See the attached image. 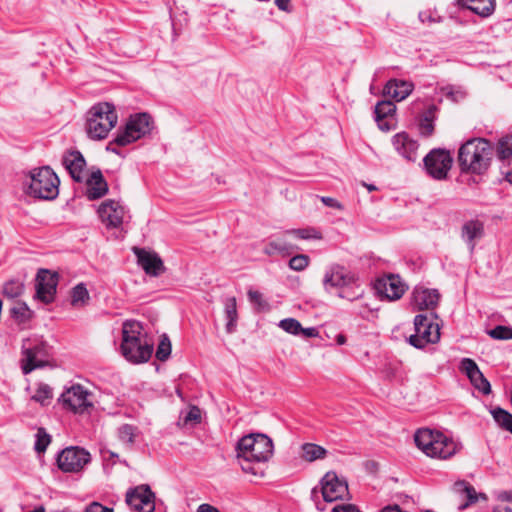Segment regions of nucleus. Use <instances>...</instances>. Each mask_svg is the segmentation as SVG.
Returning a JSON list of instances; mask_svg holds the SVG:
<instances>
[{"label": "nucleus", "mask_w": 512, "mask_h": 512, "mask_svg": "<svg viewBox=\"0 0 512 512\" xmlns=\"http://www.w3.org/2000/svg\"><path fill=\"white\" fill-rule=\"evenodd\" d=\"M201 422V410L197 406H191L185 417L183 418V423L189 424H198Z\"/></svg>", "instance_id": "864d4df0"}, {"label": "nucleus", "mask_w": 512, "mask_h": 512, "mask_svg": "<svg viewBox=\"0 0 512 512\" xmlns=\"http://www.w3.org/2000/svg\"><path fill=\"white\" fill-rule=\"evenodd\" d=\"M415 334L409 337V342L416 348H423L427 343H437L440 339V327L427 315L419 314L414 320Z\"/></svg>", "instance_id": "423d86ee"}, {"label": "nucleus", "mask_w": 512, "mask_h": 512, "mask_svg": "<svg viewBox=\"0 0 512 512\" xmlns=\"http://www.w3.org/2000/svg\"><path fill=\"white\" fill-rule=\"evenodd\" d=\"M133 252L137 256L138 264L146 274L157 277L166 271V267L160 256L154 251L134 247Z\"/></svg>", "instance_id": "ddd939ff"}, {"label": "nucleus", "mask_w": 512, "mask_h": 512, "mask_svg": "<svg viewBox=\"0 0 512 512\" xmlns=\"http://www.w3.org/2000/svg\"><path fill=\"white\" fill-rule=\"evenodd\" d=\"M125 501L135 512H154L155 510V494L148 485L143 484L129 489Z\"/></svg>", "instance_id": "1a4fd4ad"}, {"label": "nucleus", "mask_w": 512, "mask_h": 512, "mask_svg": "<svg viewBox=\"0 0 512 512\" xmlns=\"http://www.w3.org/2000/svg\"><path fill=\"white\" fill-rule=\"evenodd\" d=\"M58 284V274L40 269L36 275V298L45 304L54 301Z\"/></svg>", "instance_id": "9b49d317"}, {"label": "nucleus", "mask_w": 512, "mask_h": 512, "mask_svg": "<svg viewBox=\"0 0 512 512\" xmlns=\"http://www.w3.org/2000/svg\"><path fill=\"white\" fill-rule=\"evenodd\" d=\"M117 120L118 116L112 104L108 102L98 103L87 112V135L93 140L104 139L115 127Z\"/></svg>", "instance_id": "7ed1b4c3"}, {"label": "nucleus", "mask_w": 512, "mask_h": 512, "mask_svg": "<svg viewBox=\"0 0 512 512\" xmlns=\"http://www.w3.org/2000/svg\"><path fill=\"white\" fill-rule=\"evenodd\" d=\"M89 298L88 290L82 283L76 285L71 291V304L74 307L86 305Z\"/></svg>", "instance_id": "4c0bfd02"}, {"label": "nucleus", "mask_w": 512, "mask_h": 512, "mask_svg": "<svg viewBox=\"0 0 512 512\" xmlns=\"http://www.w3.org/2000/svg\"><path fill=\"white\" fill-rule=\"evenodd\" d=\"M441 91L453 102L462 101L466 97V92L458 86H446L443 87Z\"/></svg>", "instance_id": "de8ad7c7"}, {"label": "nucleus", "mask_w": 512, "mask_h": 512, "mask_svg": "<svg viewBox=\"0 0 512 512\" xmlns=\"http://www.w3.org/2000/svg\"><path fill=\"white\" fill-rule=\"evenodd\" d=\"M273 455L272 440L264 434H249L243 436L236 446L237 464L246 474L263 477V466Z\"/></svg>", "instance_id": "f257e3e1"}, {"label": "nucleus", "mask_w": 512, "mask_h": 512, "mask_svg": "<svg viewBox=\"0 0 512 512\" xmlns=\"http://www.w3.org/2000/svg\"><path fill=\"white\" fill-rule=\"evenodd\" d=\"M327 453V450L318 444L305 443L301 446L300 457L306 462H313L324 459L327 456Z\"/></svg>", "instance_id": "c756f323"}, {"label": "nucleus", "mask_w": 512, "mask_h": 512, "mask_svg": "<svg viewBox=\"0 0 512 512\" xmlns=\"http://www.w3.org/2000/svg\"><path fill=\"white\" fill-rule=\"evenodd\" d=\"M63 165L74 181L82 182L84 180L83 171L86 161L81 152L77 150L67 151L63 156Z\"/></svg>", "instance_id": "aec40b11"}, {"label": "nucleus", "mask_w": 512, "mask_h": 512, "mask_svg": "<svg viewBox=\"0 0 512 512\" xmlns=\"http://www.w3.org/2000/svg\"><path fill=\"white\" fill-rule=\"evenodd\" d=\"M198 512H220L216 507L210 504H201L198 507Z\"/></svg>", "instance_id": "680f3d73"}, {"label": "nucleus", "mask_w": 512, "mask_h": 512, "mask_svg": "<svg viewBox=\"0 0 512 512\" xmlns=\"http://www.w3.org/2000/svg\"><path fill=\"white\" fill-rule=\"evenodd\" d=\"M91 393L82 385L76 384L68 388L62 395L63 405L74 413H88L92 407Z\"/></svg>", "instance_id": "0eeeda50"}, {"label": "nucleus", "mask_w": 512, "mask_h": 512, "mask_svg": "<svg viewBox=\"0 0 512 512\" xmlns=\"http://www.w3.org/2000/svg\"><path fill=\"white\" fill-rule=\"evenodd\" d=\"M375 288L381 296L388 300L400 299L406 290V286L400 277L395 275L378 280Z\"/></svg>", "instance_id": "a211bd4d"}, {"label": "nucleus", "mask_w": 512, "mask_h": 512, "mask_svg": "<svg viewBox=\"0 0 512 512\" xmlns=\"http://www.w3.org/2000/svg\"><path fill=\"white\" fill-rule=\"evenodd\" d=\"M356 276L354 273L342 266H333L324 276L323 284L326 289L337 288L342 289L351 284H355Z\"/></svg>", "instance_id": "dca6fc26"}, {"label": "nucleus", "mask_w": 512, "mask_h": 512, "mask_svg": "<svg viewBox=\"0 0 512 512\" xmlns=\"http://www.w3.org/2000/svg\"><path fill=\"white\" fill-rule=\"evenodd\" d=\"M53 398L52 388L47 384H40L32 396V400L40 403L42 406H47L50 404Z\"/></svg>", "instance_id": "58836bf2"}, {"label": "nucleus", "mask_w": 512, "mask_h": 512, "mask_svg": "<svg viewBox=\"0 0 512 512\" xmlns=\"http://www.w3.org/2000/svg\"><path fill=\"white\" fill-rule=\"evenodd\" d=\"M493 512H512V509L507 506H498L494 508Z\"/></svg>", "instance_id": "e2e57ef3"}, {"label": "nucleus", "mask_w": 512, "mask_h": 512, "mask_svg": "<svg viewBox=\"0 0 512 512\" xmlns=\"http://www.w3.org/2000/svg\"><path fill=\"white\" fill-rule=\"evenodd\" d=\"M291 236L287 235V230L281 236L271 240L264 248L263 252L268 256L280 254L289 256L300 248L291 242Z\"/></svg>", "instance_id": "5701e85b"}, {"label": "nucleus", "mask_w": 512, "mask_h": 512, "mask_svg": "<svg viewBox=\"0 0 512 512\" xmlns=\"http://www.w3.org/2000/svg\"><path fill=\"white\" fill-rule=\"evenodd\" d=\"M494 156V145L484 138H473L461 145L458 164L464 173L484 174Z\"/></svg>", "instance_id": "f03ea898"}, {"label": "nucleus", "mask_w": 512, "mask_h": 512, "mask_svg": "<svg viewBox=\"0 0 512 512\" xmlns=\"http://www.w3.org/2000/svg\"><path fill=\"white\" fill-rule=\"evenodd\" d=\"M393 146L408 161H416L418 158L419 145L405 132L398 133L393 137Z\"/></svg>", "instance_id": "4be33fe9"}, {"label": "nucleus", "mask_w": 512, "mask_h": 512, "mask_svg": "<svg viewBox=\"0 0 512 512\" xmlns=\"http://www.w3.org/2000/svg\"><path fill=\"white\" fill-rule=\"evenodd\" d=\"M321 491L325 501L333 502L343 499L348 494L346 481L340 479L335 472H327L321 480Z\"/></svg>", "instance_id": "f8f14e48"}, {"label": "nucleus", "mask_w": 512, "mask_h": 512, "mask_svg": "<svg viewBox=\"0 0 512 512\" xmlns=\"http://www.w3.org/2000/svg\"><path fill=\"white\" fill-rule=\"evenodd\" d=\"M320 200L327 207L335 208V209H338V210H342L343 209V205L338 200H336L335 198L327 197V196H322L320 198Z\"/></svg>", "instance_id": "5fc2aeb1"}, {"label": "nucleus", "mask_w": 512, "mask_h": 512, "mask_svg": "<svg viewBox=\"0 0 512 512\" xmlns=\"http://www.w3.org/2000/svg\"><path fill=\"white\" fill-rule=\"evenodd\" d=\"M505 179L509 182V183H512V169L508 172H506L505 174Z\"/></svg>", "instance_id": "69168bd1"}, {"label": "nucleus", "mask_w": 512, "mask_h": 512, "mask_svg": "<svg viewBox=\"0 0 512 512\" xmlns=\"http://www.w3.org/2000/svg\"><path fill=\"white\" fill-rule=\"evenodd\" d=\"M436 106L435 105H431L421 116L420 118V123H419V128H420V133L425 136V137H429L433 134L434 132V119H435V111H436Z\"/></svg>", "instance_id": "473e14b6"}, {"label": "nucleus", "mask_w": 512, "mask_h": 512, "mask_svg": "<svg viewBox=\"0 0 512 512\" xmlns=\"http://www.w3.org/2000/svg\"><path fill=\"white\" fill-rule=\"evenodd\" d=\"M461 234L469 245L470 251H473L476 245L475 241L484 234L483 223L479 220H470L462 226Z\"/></svg>", "instance_id": "cd10ccee"}, {"label": "nucleus", "mask_w": 512, "mask_h": 512, "mask_svg": "<svg viewBox=\"0 0 512 512\" xmlns=\"http://www.w3.org/2000/svg\"><path fill=\"white\" fill-rule=\"evenodd\" d=\"M380 512H406L400 508L399 505L393 504V505H387L381 509Z\"/></svg>", "instance_id": "052dcab7"}, {"label": "nucleus", "mask_w": 512, "mask_h": 512, "mask_svg": "<svg viewBox=\"0 0 512 512\" xmlns=\"http://www.w3.org/2000/svg\"><path fill=\"white\" fill-rule=\"evenodd\" d=\"M414 85L411 82L402 80H390L384 87V95L402 101L413 91Z\"/></svg>", "instance_id": "bb28decb"}, {"label": "nucleus", "mask_w": 512, "mask_h": 512, "mask_svg": "<svg viewBox=\"0 0 512 512\" xmlns=\"http://www.w3.org/2000/svg\"><path fill=\"white\" fill-rule=\"evenodd\" d=\"M453 490L460 498L466 500L464 503L460 504V510H464L468 506L475 504L479 499L487 500V496L484 493H477L475 488L464 480L455 482Z\"/></svg>", "instance_id": "b1692460"}, {"label": "nucleus", "mask_w": 512, "mask_h": 512, "mask_svg": "<svg viewBox=\"0 0 512 512\" xmlns=\"http://www.w3.org/2000/svg\"><path fill=\"white\" fill-rule=\"evenodd\" d=\"M24 292V285L17 280L7 281L3 285V295L9 299H14L21 296Z\"/></svg>", "instance_id": "a19ab883"}, {"label": "nucleus", "mask_w": 512, "mask_h": 512, "mask_svg": "<svg viewBox=\"0 0 512 512\" xmlns=\"http://www.w3.org/2000/svg\"><path fill=\"white\" fill-rule=\"evenodd\" d=\"M142 326L138 321L127 320L122 326V341L128 342L140 339Z\"/></svg>", "instance_id": "f704fd0d"}, {"label": "nucleus", "mask_w": 512, "mask_h": 512, "mask_svg": "<svg viewBox=\"0 0 512 512\" xmlns=\"http://www.w3.org/2000/svg\"><path fill=\"white\" fill-rule=\"evenodd\" d=\"M453 159L444 149H434L424 158V164L427 172L433 178L442 180L447 177L451 169Z\"/></svg>", "instance_id": "9d476101"}, {"label": "nucleus", "mask_w": 512, "mask_h": 512, "mask_svg": "<svg viewBox=\"0 0 512 512\" xmlns=\"http://www.w3.org/2000/svg\"><path fill=\"white\" fill-rule=\"evenodd\" d=\"M332 511L333 512H360L359 509L352 504L336 505Z\"/></svg>", "instance_id": "4d7b16f0"}, {"label": "nucleus", "mask_w": 512, "mask_h": 512, "mask_svg": "<svg viewBox=\"0 0 512 512\" xmlns=\"http://www.w3.org/2000/svg\"><path fill=\"white\" fill-rule=\"evenodd\" d=\"M279 326L287 333L298 335L302 326L300 322L294 318H286L280 321Z\"/></svg>", "instance_id": "3c124183"}, {"label": "nucleus", "mask_w": 512, "mask_h": 512, "mask_svg": "<svg viewBox=\"0 0 512 512\" xmlns=\"http://www.w3.org/2000/svg\"><path fill=\"white\" fill-rule=\"evenodd\" d=\"M171 354V342L169 338L164 335L157 347L156 358L160 361H166Z\"/></svg>", "instance_id": "09e8293b"}, {"label": "nucleus", "mask_w": 512, "mask_h": 512, "mask_svg": "<svg viewBox=\"0 0 512 512\" xmlns=\"http://www.w3.org/2000/svg\"><path fill=\"white\" fill-rule=\"evenodd\" d=\"M90 462V454L83 448L68 447L57 458L59 469L66 473L80 472Z\"/></svg>", "instance_id": "6e6552de"}, {"label": "nucleus", "mask_w": 512, "mask_h": 512, "mask_svg": "<svg viewBox=\"0 0 512 512\" xmlns=\"http://www.w3.org/2000/svg\"><path fill=\"white\" fill-rule=\"evenodd\" d=\"M504 495H505L504 499L510 500V496H508L506 493Z\"/></svg>", "instance_id": "774afa93"}, {"label": "nucleus", "mask_w": 512, "mask_h": 512, "mask_svg": "<svg viewBox=\"0 0 512 512\" xmlns=\"http://www.w3.org/2000/svg\"><path fill=\"white\" fill-rule=\"evenodd\" d=\"M364 289L360 283H358V279L356 278L355 284H351L348 287H344L340 290L339 296L343 299H347L349 301H354L363 296Z\"/></svg>", "instance_id": "ea45409f"}, {"label": "nucleus", "mask_w": 512, "mask_h": 512, "mask_svg": "<svg viewBox=\"0 0 512 512\" xmlns=\"http://www.w3.org/2000/svg\"><path fill=\"white\" fill-rule=\"evenodd\" d=\"M287 235H290L291 238L301 239V240H309V239L321 240L322 239V233L319 230L312 228V227L287 230Z\"/></svg>", "instance_id": "e433bc0d"}, {"label": "nucleus", "mask_w": 512, "mask_h": 512, "mask_svg": "<svg viewBox=\"0 0 512 512\" xmlns=\"http://www.w3.org/2000/svg\"><path fill=\"white\" fill-rule=\"evenodd\" d=\"M494 420L504 429L512 433V414L502 408L492 411Z\"/></svg>", "instance_id": "79ce46f5"}, {"label": "nucleus", "mask_w": 512, "mask_h": 512, "mask_svg": "<svg viewBox=\"0 0 512 512\" xmlns=\"http://www.w3.org/2000/svg\"><path fill=\"white\" fill-rule=\"evenodd\" d=\"M457 3L481 17L490 16L495 9V0H457Z\"/></svg>", "instance_id": "c85d7f7f"}, {"label": "nucleus", "mask_w": 512, "mask_h": 512, "mask_svg": "<svg viewBox=\"0 0 512 512\" xmlns=\"http://www.w3.org/2000/svg\"><path fill=\"white\" fill-rule=\"evenodd\" d=\"M396 110V106L390 100H384L377 103L375 107L376 120H381L392 115Z\"/></svg>", "instance_id": "37998d69"}, {"label": "nucleus", "mask_w": 512, "mask_h": 512, "mask_svg": "<svg viewBox=\"0 0 512 512\" xmlns=\"http://www.w3.org/2000/svg\"><path fill=\"white\" fill-rule=\"evenodd\" d=\"M23 355L21 368L24 374H29L37 368L48 365L44 345H36L32 348L24 347Z\"/></svg>", "instance_id": "f3484780"}, {"label": "nucleus", "mask_w": 512, "mask_h": 512, "mask_svg": "<svg viewBox=\"0 0 512 512\" xmlns=\"http://www.w3.org/2000/svg\"><path fill=\"white\" fill-rule=\"evenodd\" d=\"M310 263V258L305 254H297L289 260V267L294 271H303Z\"/></svg>", "instance_id": "8fccbe9b"}, {"label": "nucleus", "mask_w": 512, "mask_h": 512, "mask_svg": "<svg viewBox=\"0 0 512 512\" xmlns=\"http://www.w3.org/2000/svg\"><path fill=\"white\" fill-rule=\"evenodd\" d=\"M499 160H505L512 156V134L500 138L494 147V153Z\"/></svg>", "instance_id": "c9c22d12"}, {"label": "nucleus", "mask_w": 512, "mask_h": 512, "mask_svg": "<svg viewBox=\"0 0 512 512\" xmlns=\"http://www.w3.org/2000/svg\"><path fill=\"white\" fill-rule=\"evenodd\" d=\"M460 370L467 375L471 384L483 394L491 393V385L478 368L476 362L470 358L461 360Z\"/></svg>", "instance_id": "2eb2a0df"}, {"label": "nucleus", "mask_w": 512, "mask_h": 512, "mask_svg": "<svg viewBox=\"0 0 512 512\" xmlns=\"http://www.w3.org/2000/svg\"><path fill=\"white\" fill-rule=\"evenodd\" d=\"M365 186L368 188V190H369V191H374V190H376V187H375V186H373V185H366V184H365Z\"/></svg>", "instance_id": "338daca9"}, {"label": "nucleus", "mask_w": 512, "mask_h": 512, "mask_svg": "<svg viewBox=\"0 0 512 512\" xmlns=\"http://www.w3.org/2000/svg\"><path fill=\"white\" fill-rule=\"evenodd\" d=\"M85 512H113V509L105 507L98 502H93L87 506Z\"/></svg>", "instance_id": "6e6d98bb"}, {"label": "nucleus", "mask_w": 512, "mask_h": 512, "mask_svg": "<svg viewBox=\"0 0 512 512\" xmlns=\"http://www.w3.org/2000/svg\"><path fill=\"white\" fill-rule=\"evenodd\" d=\"M86 185L87 197L90 200L99 199L108 192V184L99 169L90 173L86 180Z\"/></svg>", "instance_id": "a878e982"}, {"label": "nucleus", "mask_w": 512, "mask_h": 512, "mask_svg": "<svg viewBox=\"0 0 512 512\" xmlns=\"http://www.w3.org/2000/svg\"><path fill=\"white\" fill-rule=\"evenodd\" d=\"M119 438L123 443L133 444L135 438V428L131 425H123L119 428Z\"/></svg>", "instance_id": "603ef678"}, {"label": "nucleus", "mask_w": 512, "mask_h": 512, "mask_svg": "<svg viewBox=\"0 0 512 512\" xmlns=\"http://www.w3.org/2000/svg\"><path fill=\"white\" fill-rule=\"evenodd\" d=\"M456 453V444L440 432H436L433 446L427 452L429 457L447 459Z\"/></svg>", "instance_id": "393cba45"}, {"label": "nucleus", "mask_w": 512, "mask_h": 512, "mask_svg": "<svg viewBox=\"0 0 512 512\" xmlns=\"http://www.w3.org/2000/svg\"><path fill=\"white\" fill-rule=\"evenodd\" d=\"M99 215L107 227L117 228L123 222L124 208L114 200H106L99 207Z\"/></svg>", "instance_id": "6ab92c4d"}, {"label": "nucleus", "mask_w": 512, "mask_h": 512, "mask_svg": "<svg viewBox=\"0 0 512 512\" xmlns=\"http://www.w3.org/2000/svg\"><path fill=\"white\" fill-rule=\"evenodd\" d=\"M305 337H316L318 336V331L315 328H303L300 330Z\"/></svg>", "instance_id": "bf43d9fd"}, {"label": "nucleus", "mask_w": 512, "mask_h": 512, "mask_svg": "<svg viewBox=\"0 0 512 512\" xmlns=\"http://www.w3.org/2000/svg\"><path fill=\"white\" fill-rule=\"evenodd\" d=\"M435 437L436 432H433L429 429H420L416 432L414 441L416 446L427 455V452L431 446H433Z\"/></svg>", "instance_id": "2f4dec72"}, {"label": "nucleus", "mask_w": 512, "mask_h": 512, "mask_svg": "<svg viewBox=\"0 0 512 512\" xmlns=\"http://www.w3.org/2000/svg\"><path fill=\"white\" fill-rule=\"evenodd\" d=\"M224 312L227 319L226 331L231 334L235 331L238 318L237 302L235 297H231L226 300Z\"/></svg>", "instance_id": "7c9ffc66"}, {"label": "nucleus", "mask_w": 512, "mask_h": 512, "mask_svg": "<svg viewBox=\"0 0 512 512\" xmlns=\"http://www.w3.org/2000/svg\"><path fill=\"white\" fill-rule=\"evenodd\" d=\"M154 129V121L148 113H137L131 115L122 132H119L113 142L118 146L129 145L151 133Z\"/></svg>", "instance_id": "20e7f679"}, {"label": "nucleus", "mask_w": 512, "mask_h": 512, "mask_svg": "<svg viewBox=\"0 0 512 512\" xmlns=\"http://www.w3.org/2000/svg\"><path fill=\"white\" fill-rule=\"evenodd\" d=\"M249 301L256 307L259 312L268 311L269 304L264 299L263 294L259 291L250 289L247 293Z\"/></svg>", "instance_id": "c03bdc74"}, {"label": "nucleus", "mask_w": 512, "mask_h": 512, "mask_svg": "<svg viewBox=\"0 0 512 512\" xmlns=\"http://www.w3.org/2000/svg\"><path fill=\"white\" fill-rule=\"evenodd\" d=\"M488 335L496 340H510L512 339V327L498 325L489 330Z\"/></svg>", "instance_id": "49530a36"}, {"label": "nucleus", "mask_w": 512, "mask_h": 512, "mask_svg": "<svg viewBox=\"0 0 512 512\" xmlns=\"http://www.w3.org/2000/svg\"><path fill=\"white\" fill-rule=\"evenodd\" d=\"M12 318L18 323H26L33 316V311L27 306L25 302H16L10 309Z\"/></svg>", "instance_id": "72a5a7b5"}, {"label": "nucleus", "mask_w": 512, "mask_h": 512, "mask_svg": "<svg viewBox=\"0 0 512 512\" xmlns=\"http://www.w3.org/2000/svg\"><path fill=\"white\" fill-rule=\"evenodd\" d=\"M437 290L416 288L412 294V305L415 310H433L439 302Z\"/></svg>", "instance_id": "412c9836"}, {"label": "nucleus", "mask_w": 512, "mask_h": 512, "mask_svg": "<svg viewBox=\"0 0 512 512\" xmlns=\"http://www.w3.org/2000/svg\"><path fill=\"white\" fill-rule=\"evenodd\" d=\"M59 178L54 171L46 166L31 173L28 193L36 198L51 200L59 193Z\"/></svg>", "instance_id": "39448f33"}, {"label": "nucleus", "mask_w": 512, "mask_h": 512, "mask_svg": "<svg viewBox=\"0 0 512 512\" xmlns=\"http://www.w3.org/2000/svg\"><path fill=\"white\" fill-rule=\"evenodd\" d=\"M36 443H35V450L38 453H43L46 451L48 445L51 442L50 435L46 432L44 428H38L37 434H36Z\"/></svg>", "instance_id": "a18cd8bd"}, {"label": "nucleus", "mask_w": 512, "mask_h": 512, "mask_svg": "<svg viewBox=\"0 0 512 512\" xmlns=\"http://www.w3.org/2000/svg\"><path fill=\"white\" fill-rule=\"evenodd\" d=\"M336 341L339 345H342L346 342V337L342 334L337 335Z\"/></svg>", "instance_id": "0e129e2a"}, {"label": "nucleus", "mask_w": 512, "mask_h": 512, "mask_svg": "<svg viewBox=\"0 0 512 512\" xmlns=\"http://www.w3.org/2000/svg\"><path fill=\"white\" fill-rule=\"evenodd\" d=\"M290 2H291V0H275L276 6L280 10L285 11V12H289L290 11V8H289Z\"/></svg>", "instance_id": "13d9d810"}, {"label": "nucleus", "mask_w": 512, "mask_h": 512, "mask_svg": "<svg viewBox=\"0 0 512 512\" xmlns=\"http://www.w3.org/2000/svg\"><path fill=\"white\" fill-rule=\"evenodd\" d=\"M122 355L132 363L147 362L153 352V345L142 343L140 339L121 343Z\"/></svg>", "instance_id": "4468645a"}]
</instances>
